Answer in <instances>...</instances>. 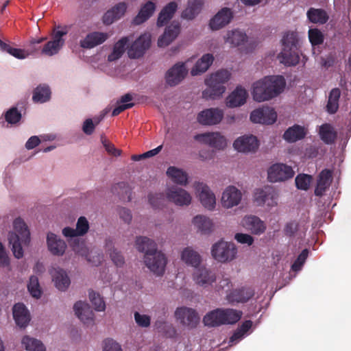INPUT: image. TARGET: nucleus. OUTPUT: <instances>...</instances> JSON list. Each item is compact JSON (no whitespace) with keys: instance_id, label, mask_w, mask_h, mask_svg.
<instances>
[{"instance_id":"nucleus-5","label":"nucleus","mask_w":351,"mask_h":351,"mask_svg":"<svg viewBox=\"0 0 351 351\" xmlns=\"http://www.w3.org/2000/svg\"><path fill=\"white\" fill-rule=\"evenodd\" d=\"M230 73L221 69L213 73L205 80L208 88L203 91V97L206 99H216L222 95L226 90L224 84L230 78Z\"/></svg>"},{"instance_id":"nucleus-13","label":"nucleus","mask_w":351,"mask_h":351,"mask_svg":"<svg viewBox=\"0 0 351 351\" xmlns=\"http://www.w3.org/2000/svg\"><path fill=\"white\" fill-rule=\"evenodd\" d=\"M166 197L169 202L180 206H189L192 199L191 195L186 190L178 186L168 188Z\"/></svg>"},{"instance_id":"nucleus-22","label":"nucleus","mask_w":351,"mask_h":351,"mask_svg":"<svg viewBox=\"0 0 351 351\" xmlns=\"http://www.w3.org/2000/svg\"><path fill=\"white\" fill-rule=\"evenodd\" d=\"M242 197L241 192L234 186H230L223 191L221 197V204L227 208L237 206Z\"/></svg>"},{"instance_id":"nucleus-47","label":"nucleus","mask_w":351,"mask_h":351,"mask_svg":"<svg viewBox=\"0 0 351 351\" xmlns=\"http://www.w3.org/2000/svg\"><path fill=\"white\" fill-rule=\"evenodd\" d=\"M242 311L232 308H221V317L223 324H234L237 323L242 316Z\"/></svg>"},{"instance_id":"nucleus-10","label":"nucleus","mask_w":351,"mask_h":351,"mask_svg":"<svg viewBox=\"0 0 351 351\" xmlns=\"http://www.w3.org/2000/svg\"><path fill=\"white\" fill-rule=\"evenodd\" d=\"M195 189L202 205L208 210H213L216 205V197L210 188L203 182H195Z\"/></svg>"},{"instance_id":"nucleus-11","label":"nucleus","mask_w":351,"mask_h":351,"mask_svg":"<svg viewBox=\"0 0 351 351\" xmlns=\"http://www.w3.org/2000/svg\"><path fill=\"white\" fill-rule=\"evenodd\" d=\"M67 34L66 30H54L52 40L48 41L42 48L41 55L51 56L58 53L64 44L63 36Z\"/></svg>"},{"instance_id":"nucleus-63","label":"nucleus","mask_w":351,"mask_h":351,"mask_svg":"<svg viewBox=\"0 0 351 351\" xmlns=\"http://www.w3.org/2000/svg\"><path fill=\"white\" fill-rule=\"evenodd\" d=\"M234 239L237 242L241 244H247V245H251L254 243V238L247 234L237 233Z\"/></svg>"},{"instance_id":"nucleus-56","label":"nucleus","mask_w":351,"mask_h":351,"mask_svg":"<svg viewBox=\"0 0 351 351\" xmlns=\"http://www.w3.org/2000/svg\"><path fill=\"white\" fill-rule=\"evenodd\" d=\"M149 202L151 206L155 208H160L163 206L165 202V197L163 193H150L148 195Z\"/></svg>"},{"instance_id":"nucleus-7","label":"nucleus","mask_w":351,"mask_h":351,"mask_svg":"<svg viewBox=\"0 0 351 351\" xmlns=\"http://www.w3.org/2000/svg\"><path fill=\"white\" fill-rule=\"evenodd\" d=\"M175 317L180 324L189 328H195L199 322V317L193 308L181 306L176 308Z\"/></svg>"},{"instance_id":"nucleus-57","label":"nucleus","mask_w":351,"mask_h":351,"mask_svg":"<svg viewBox=\"0 0 351 351\" xmlns=\"http://www.w3.org/2000/svg\"><path fill=\"white\" fill-rule=\"evenodd\" d=\"M308 255V250L307 249L303 250L302 252L298 255L296 260L292 264L291 269L295 272L300 271L306 262Z\"/></svg>"},{"instance_id":"nucleus-35","label":"nucleus","mask_w":351,"mask_h":351,"mask_svg":"<svg viewBox=\"0 0 351 351\" xmlns=\"http://www.w3.org/2000/svg\"><path fill=\"white\" fill-rule=\"evenodd\" d=\"M181 259L188 265L197 268L201 263L202 258L199 253L191 247H185L181 254Z\"/></svg>"},{"instance_id":"nucleus-23","label":"nucleus","mask_w":351,"mask_h":351,"mask_svg":"<svg viewBox=\"0 0 351 351\" xmlns=\"http://www.w3.org/2000/svg\"><path fill=\"white\" fill-rule=\"evenodd\" d=\"M180 32V23L178 21H173L166 27L164 34L158 38V45L160 47L168 46L177 38Z\"/></svg>"},{"instance_id":"nucleus-42","label":"nucleus","mask_w":351,"mask_h":351,"mask_svg":"<svg viewBox=\"0 0 351 351\" xmlns=\"http://www.w3.org/2000/svg\"><path fill=\"white\" fill-rule=\"evenodd\" d=\"M319 134L321 139L328 145L333 143L337 137V132L329 123H324L320 126Z\"/></svg>"},{"instance_id":"nucleus-15","label":"nucleus","mask_w":351,"mask_h":351,"mask_svg":"<svg viewBox=\"0 0 351 351\" xmlns=\"http://www.w3.org/2000/svg\"><path fill=\"white\" fill-rule=\"evenodd\" d=\"M195 139L215 149H221L226 145L225 138L219 132H208L195 136Z\"/></svg>"},{"instance_id":"nucleus-28","label":"nucleus","mask_w":351,"mask_h":351,"mask_svg":"<svg viewBox=\"0 0 351 351\" xmlns=\"http://www.w3.org/2000/svg\"><path fill=\"white\" fill-rule=\"evenodd\" d=\"M332 178V173L328 169H325L319 173L314 192L316 196L322 197L324 194L331 184Z\"/></svg>"},{"instance_id":"nucleus-6","label":"nucleus","mask_w":351,"mask_h":351,"mask_svg":"<svg viewBox=\"0 0 351 351\" xmlns=\"http://www.w3.org/2000/svg\"><path fill=\"white\" fill-rule=\"evenodd\" d=\"M237 249L234 244L220 241L213 245L211 254L213 257L219 262L226 263L235 258Z\"/></svg>"},{"instance_id":"nucleus-16","label":"nucleus","mask_w":351,"mask_h":351,"mask_svg":"<svg viewBox=\"0 0 351 351\" xmlns=\"http://www.w3.org/2000/svg\"><path fill=\"white\" fill-rule=\"evenodd\" d=\"M150 43L151 40L149 35L140 36L128 49V56L133 59L143 56L145 51L149 47Z\"/></svg>"},{"instance_id":"nucleus-48","label":"nucleus","mask_w":351,"mask_h":351,"mask_svg":"<svg viewBox=\"0 0 351 351\" xmlns=\"http://www.w3.org/2000/svg\"><path fill=\"white\" fill-rule=\"evenodd\" d=\"M341 90L339 88H332L328 95L326 110L330 114H335L339 108Z\"/></svg>"},{"instance_id":"nucleus-21","label":"nucleus","mask_w":351,"mask_h":351,"mask_svg":"<svg viewBox=\"0 0 351 351\" xmlns=\"http://www.w3.org/2000/svg\"><path fill=\"white\" fill-rule=\"evenodd\" d=\"M187 74V69L184 63H177L173 66L166 73V82L171 86L178 84Z\"/></svg>"},{"instance_id":"nucleus-52","label":"nucleus","mask_w":351,"mask_h":351,"mask_svg":"<svg viewBox=\"0 0 351 351\" xmlns=\"http://www.w3.org/2000/svg\"><path fill=\"white\" fill-rule=\"evenodd\" d=\"M27 289L32 297L39 298L41 296L42 291L40 287L38 278L35 276H32L27 285Z\"/></svg>"},{"instance_id":"nucleus-17","label":"nucleus","mask_w":351,"mask_h":351,"mask_svg":"<svg viewBox=\"0 0 351 351\" xmlns=\"http://www.w3.org/2000/svg\"><path fill=\"white\" fill-rule=\"evenodd\" d=\"M233 146L240 152H254L258 147V141L252 134L244 135L237 138Z\"/></svg>"},{"instance_id":"nucleus-41","label":"nucleus","mask_w":351,"mask_h":351,"mask_svg":"<svg viewBox=\"0 0 351 351\" xmlns=\"http://www.w3.org/2000/svg\"><path fill=\"white\" fill-rule=\"evenodd\" d=\"M247 35L239 29L228 31L224 36L225 42L233 47L239 46L247 40Z\"/></svg>"},{"instance_id":"nucleus-58","label":"nucleus","mask_w":351,"mask_h":351,"mask_svg":"<svg viewBox=\"0 0 351 351\" xmlns=\"http://www.w3.org/2000/svg\"><path fill=\"white\" fill-rule=\"evenodd\" d=\"M5 119L8 123L14 124L20 121L21 114L16 107H12L6 112Z\"/></svg>"},{"instance_id":"nucleus-34","label":"nucleus","mask_w":351,"mask_h":351,"mask_svg":"<svg viewBox=\"0 0 351 351\" xmlns=\"http://www.w3.org/2000/svg\"><path fill=\"white\" fill-rule=\"evenodd\" d=\"M156 9V4L152 1H147L143 5L138 13L133 20V22L136 25H140L147 19H149Z\"/></svg>"},{"instance_id":"nucleus-27","label":"nucleus","mask_w":351,"mask_h":351,"mask_svg":"<svg viewBox=\"0 0 351 351\" xmlns=\"http://www.w3.org/2000/svg\"><path fill=\"white\" fill-rule=\"evenodd\" d=\"M13 317L16 324L21 328L26 327L30 321V315L26 306L22 303H17L12 308Z\"/></svg>"},{"instance_id":"nucleus-44","label":"nucleus","mask_w":351,"mask_h":351,"mask_svg":"<svg viewBox=\"0 0 351 351\" xmlns=\"http://www.w3.org/2000/svg\"><path fill=\"white\" fill-rule=\"evenodd\" d=\"M221 308H217L206 314L203 318V323L209 327H215L223 325L221 317Z\"/></svg>"},{"instance_id":"nucleus-20","label":"nucleus","mask_w":351,"mask_h":351,"mask_svg":"<svg viewBox=\"0 0 351 351\" xmlns=\"http://www.w3.org/2000/svg\"><path fill=\"white\" fill-rule=\"evenodd\" d=\"M254 295V290L248 287L236 289L226 295V299L230 304L245 303Z\"/></svg>"},{"instance_id":"nucleus-8","label":"nucleus","mask_w":351,"mask_h":351,"mask_svg":"<svg viewBox=\"0 0 351 351\" xmlns=\"http://www.w3.org/2000/svg\"><path fill=\"white\" fill-rule=\"evenodd\" d=\"M267 175L269 182H276L291 178L294 176V171L285 164L276 163L269 168Z\"/></svg>"},{"instance_id":"nucleus-29","label":"nucleus","mask_w":351,"mask_h":351,"mask_svg":"<svg viewBox=\"0 0 351 351\" xmlns=\"http://www.w3.org/2000/svg\"><path fill=\"white\" fill-rule=\"evenodd\" d=\"M248 94L245 88L237 86L226 98V106L229 108H237L246 102Z\"/></svg>"},{"instance_id":"nucleus-36","label":"nucleus","mask_w":351,"mask_h":351,"mask_svg":"<svg viewBox=\"0 0 351 351\" xmlns=\"http://www.w3.org/2000/svg\"><path fill=\"white\" fill-rule=\"evenodd\" d=\"M306 16L309 21L315 24L324 25L329 19L326 11L322 8H310L306 12Z\"/></svg>"},{"instance_id":"nucleus-3","label":"nucleus","mask_w":351,"mask_h":351,"mask_svg":"<svg viewBox=\"0 0 351 351\" xmlns=\"http://www.w3.org/2000/svg\"><path fill=\"white\" fill-rule=\"evenodd\" d=\"M281 42L282 49L278 55V58L285 66H295L300 61V40L298 32L289 31L285 33Z\"/></svg>"},{"instance_id":"nucleus-38","label":"nucleus","mask_w":351,"mask_h":351,"mask_svg":"<svg viewBox=\"0 0 351 351\" xmlns=\"http://www.w3.org/2000/svg\"><path fill=\"white\" fill-rule=\"evenodd\" d=\"M214 60V57L211 53L204 54L199 60L197 61L195 66L191 71L192 75H197L204 73L208 70Z\"/></svg>"},{"instance_id":"nucleus-62","label":"nucleus","mask_w":351,"mask_h":351,"mask_svg":"<svg viewBox=\"0 0 351 351\" xmlns=\"http://www.w3.org/2000/svg\"><path fill=\"white\" fill-rule=\"evenodd\" d=\"M134 319L138 326L141 327H148L150 325V317L147 315H141L138 312L134 313Z\"/></svg>"},{"instance_id":"nucleus-55","label":"nucleus","mask_w":351,"mask_h":351,"mask_svg":"<svg viewBox=\"0 0 351 351\" xmlns=\"http://www.w3.org/2000/svg\"><path fill=\"white\" fill-rule=\"evenodd\" d=\"M312 180L311 176L307 174H299L295 178V185L298 189L306 191L308 189Z\"/></svg>"},{"instance_id":"nucleus-45","label":"nucleus","mask_w":351,"mask_h":351,"mask_svg":"<svg viewBox=\"0 0 351 351\" xmlns=\"http://www.w3.org/2000/svg\"><path fill=\"white\" fill-rule=\"evenodd\" d=\"M167 175L176 184L185 186L188 182L186 173L177 167H169L167 171Z\"/></svg>"},{"instance_id":"nucleus-59","label":"nucleus","mask_w":351,"mask_h":351,"mask_svg":"<svg viewBox=\"0 0 351 351\" xmlns=\"http://www.w3.org/2000/svg\"><path fill=\"white\" fill-rule=\"evenodd\" d=\"M308 38L312 45H318L323 43L324 36L318 29H311L308 31Z\"/></svg>"},{"instance_id":"nucleus-9","label":"nucleus","mask_w":351,"mask_h":351,"mask_svg":"<svg viewBox=\"0 0 351 351\" xmlns=\"http://www.w3.org/2000/svg\"><path fill=\"white\" fill-rule=\"evenodd\" d=\"M278 194L275 188L265 186L263 189H256L254 193V201L258 206L267 205L272 207L277 205Z\"/></svg>"},{"instance_id":"nucleus-64","label":"nucleus","mask_w":351,"mask_h":351,"mask_svg":"<svg viewBox=\"0 0 351 351\" xmlns=\"http://www.w3.org/2000/svg\"><path fill=\"white\" fill-rule=\"evenodd\" d=\"M104 351H122L119 343L111 339H107L104 341Z\"/></svg>"},{"instance_id":"nucleus-26","label":"nucleus","mask_w":351,"mask_h":351,"mask_svg":"<svg viewBox=\"0 0 351 351\" xmlns=\"http://www.w3.org/2000/svg\"><path fill=\"white\" fill-rule=\"evenodd\" d=\"M77 317L86 324L93 322L94 313L90 306L82 301L77 302L73 306Z\"/></svg>"},{"instance_id":"nucleus-19","label":"nucleus","mask_w":351,"mask_h":351,"mask_svg":"<svg viewBox=\"0 0 351 351\" xmlns=\"http://www.w3.org/2000/svg\"><path fill=\"white\" fill-rule=\"evenodd\" d=\"M193 274V280L198 285L204 288L211 286L216 281L215 273L206 268L199 267L195 268Z\"/></svg>"},{"instance_id":"nucleus-18","label":"nucleus","mask_w":351,"mask_h":351,"mask_svg":"<svg viewBox=\"0 0 351 351\" xmlns=\"http://www.w3.org/2000/svg\"><path fill=\"white\" fill-rule=\"evenodd\" d=\"M242 226L252 234L260 235L265 232L266 225L263 221L255 215H248L243 218Z\"/></svg>"},{"instance_id":"nucleus-61","label":"nucleus","mask_w":351,"mask_h":351,"mask_svg":"<svg viewBox=\"0 0 351 351\" xmlns=\"http://www.w3.org/2000/svg\"><path fill=\"white\" fill-rule=\"evenodd\" d=\"M110 256L114 264L119 267H123L125 263V259L120 252L113 249L110 252Z\"/></svg>"},{"instance_id":"nucleus-30","label":"nucleus","mask_w":351,"mask_h":351,"mask_svg":"<svg viewBox=\"0 0 351 351\" xmlns=\"http://www.w3.org/2000/svg\"><path fill=\"white\" fill-rule=\"evenodd\" d=\"M89 229V223L85 217H80L76 224V228L66 227L62 230V234L66 237H75L84 235Z\"/></svg>"},{"instance_id":"nucleus-25","label":"nucleus","mask_w":351,"mask_h":351,"mask_svg":"<svg viewBox=\"0 0 351 351\" xmlns=\"http://www.w3.org/2000/svg\"><path fill=\"white\" fill-rule=\"evenodd\" d=\"M108 38L107 33L93 32L88 34L84 39L80 40V46L84 49H92L104 43Z\"/></svg>"},{"instance_id":"nucleus-2","label":"nucleus","mask_w":351,"mask_h":351,"mask_svg":"<svg viewBox=\"0 0 351 351\" xmlns=\"http://www.w3.org/2000/svg\"><path fill=\"white\" fill-rule=\"evenodd\" d=\"M285 84V80L282 75L265 77L254 83L253 98L258 102L273 99L283 91Z\"/></svg>"},{"instance_id":"nucleus-31","label":"nucleus","mask_w":351,"mask_h":351,"mask_svg":"<svg viewBox=\"0 0 351 351\" xmlns=\"http://www.w3.org/2000/svg\"><path fill=\"white\" fill-rule=\"evenodd\" d=\"M47 243L49 252L53 255L62 256L66 250L65 242L53 233H48Z\"/></svg>"},{"instance_id":"nucleus-60","label":"nucleus","mask_w":351,"mask_h":351,"mask_svg":"<svg viewBox=\"0 0 351 351\" xmlns=\"http://www.w3.org/2000/svg\"><path fill=\"white\" fill-rule=\"evenodd\" d=\"M298 230L299 223L295 221L287 223L284 228V233L289 237H293L297 235Z\"/></svg>"},{"instance_id":"nucleus-12","label":"nucleus","mask_w":351,"mask_h":351,"mask_svg":"<svg viewBox=\"0 0 351 351\" xmlns=\"http://www.w3.org/2000/svg\"><path fill=\"white\" fill-rule=\"evenodd\" d=\"M277 119V114L274 108L263 106L253 110L250 114V120L253 123L263 124H273Z\"/></svg>"},{"instance_id":"nucleus-37","label":"nucleus","mask_w":351,"mask_h":351,"mask_svg":"<svg viewBox=\"0 0 351 351\" xmlns=\"http://www.w3.org/2000/svg\"><path fill=\"white\" fill-rule=\"evenodd\" d=\"M306 136L304 127L299 125H294L289 128L284 133V139L289 143H294L303 139Z\"/></svg>"},{"instance_id":"nucleus-50","label":"nucleus","mask_w":351,"mask_h":351,"mask_svg":"<svg viewBox=\"0 0 351 351\" xmlns=\"http://www.w3.org/2000/svg\"><path fill=\"white\" fill-rule=\"evenodd\" d=\"M22 343L28 351H45V347L40 341L28 336L23 338Z\"/></svg>"},{"instance_id":"nucleus-14","label":"nucleus","mask_w":351,"mask_h":351,"mask_svg":"<svg viewBox=\"0 0 351 351\" xmlns=\"http://www.w3.org/2000/svg\"><path fill=\"white\" fill-rule=\"evenodd\" d=\"M223 117V112L219 108H208L202 110L197 114V119L199 123L205 125H213L221 122Z\"/></svg>"},{"instance_id":"nucleus-1","label":"nucleus","mask_w":351,"mask_h":351,"mask_svg":"<svg viewBox=\"0 0 351 351\" xmlns=\"http://www.w3.org/2000/svg\"><path fill=\"white\" fill-rule=\"evenodd\" d=\"M136 246L141 252H144V263L150 271L158 276L162 275L167 265V258L163 253L157 250L154 241L146 237H138Z\"/></svg>"},{"instance_id":"nucleus-4","label":"nucleus","mask_w":351,"mask_h":351,"mask_svg":"<svg viewBox=\"0 0 351 351\" xmlns=\"http://www.w3.org/2000/svg\"><path fill=\"white\" fill-rule=\"evenodd\" d=\"M13 226L14 231L8 234V241L14 256L19 259L23 256L22 245H27L30 241V232L20 217L15 219Z\"/></svg>"},{"instance_id":"nucleus-46","label":"nucleus","mask_w":351,"mask_h":351,"mask_svg":"<svg viewBox=\"0 0 351 351\" xmlns=\"http://www.w3.org/2000/svg\"><path fill=\"white\" fill-rule=\"evenodd\" d=\"M132 99V95L130 93L123 95L120 99L117 101V106L112 110V116H117L123 111L132 108L134 106V103L130 102Z\"/></svg>"},{"instance_id":"nucleus-40","label":"nucleus","mask_w":351,"mask_h":351,"mask_svg":"<svg viewBox=\"0 0 351 351\" xmlns=\"http://www.w3.org/2000/svg\"><path fill=\"white\" fill-rule=\"evenodd\" d=\"M129 42L128 37H123L114 43L112 52L108 56V61L114 62L119 60L124 53Z\"/></svg>"},{"instance_id":"nucleus-24","label":"nucleus","mask_w":351,"mask_h":351,"mask_svg":"<svg viewBox=\"0 0 351 351\" xmlns=\"http://www.w3.org/2000/svg\"><path fill=\"white\" fill-rule=\"evenodd\" d=\"M233 17L230 8H223L210 20L209 25L213 30H218L227 25Z\"/></svg>"},{"instance_id":"nucleus-32","label":"nucleus","mask_w":351,"mask_h":351,"mask_svg":"<svg viewBox=\"0 0 351 351\" xmlns=\"http://www.w3.org/2000/svg\"><path fill=\"white\" fill-rule=\"evenodd\" d=\"M53 281L56 287L60 291L66 290L70 285V279L65 271L60 268H54L51 270Z\"/></svg>"},{"instance_id":"nucleus-43","label":"nucleus","mask_w":351,"mask_h":351,"mask_svg":"<svg viewBox=\"0 0 351 351\" xmlns=\"http://www.w3.org/2000/svg\"><path fill=\"white\" fill-rule=\"evenodd\" d=\"M51 97V90L46 84H40L33 91L32 100L34 103H45Z\"/></svg>"},{"instance_id":"nucleus-49","label":"nucleus","mask_w":351,"mask_h":351,"mask_svg":"<svg viewBox=\"0 0 351 351\" xmlns=\"http://www.w3.org/2000/svg\"><path fill=\"white\" fill-rule=\"evenodd\" d=\"M193 223L199 231L204 234L209 232L213 226L211 220L203 215L195 216Z\"/></svg>"},{"instance_id":"nucleus-54","label":"nucleus","mask_w":351,"mask_h":351,"mask_svg":"<svg viewBox=\"0 0 351 351\" xmlns=\"http://www.w3.org/2000/svg\"><path fill=\"white\" fill-rule=\"evenodd\" d=\"M89 299L97 311H104L106 304L99 294L93 291H89Z\"/></svg>"},{"instance_id":"nucleus-51","label":"nucleus","mask_w":351,"mask_h":351,"mask_svg":"<svg viewBox=\"0 0 351 351\" xmlns=\"http://www.w3.org/2000/svg\"><path fill=\"white\" fill-rule=\"evenodd\" d=\"M0 49L18 59H24L28 56L27 50L14 48L0 40Z\"/></svg>"},{"instance_id":"nucleus-33","label":"nucleus","mask_w":351,"mask_h":351,"mask_svg":"<svg viewBox=\"0 0 351 351\" xmlns=\"http://www.w3.org/2000/svg\"><path fill=\"white\" fill-rule=\"evenodd\" d=\"M177 9L178 4L175 1H171L167 4L159 13L157 25L158 27L165 25L172 19Z\"/></svg>"},{"instance_id":"nucleus-39","label":"nucleus","mask_w":351,"mask_h":351,"mask_svg":"<svg viewBox=\"0 0 351 351\" xmlns=\"http://www.w3.org/2000/svg\"><path fill=\"white\" fill-rule=\"evenodd\" d=\"M203 5L202 0H189L186 8L182 13V18L191 20L201 11Z\"/></svg>"},{"instance_id":"nucleus-53","label":"nucleus","mask_w":351,"mask_h":351,"mask_svg":"<svg viewBox=\"0 0 351 351\" xmlns=\"http://www.w3.org/2000/svg\"><path fill=\"white\" fill-rule=\"evenodd\" d=\"M47 40L46 37H42L38 39H33L30 41L27 48V55L41 54L42 47L40 44Z\"/></svg>"}]
</instances>
